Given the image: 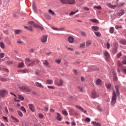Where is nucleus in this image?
<instances>
[{
	"instance_id": "1",
	"label": "nucleus",
	"mask_w": 126,
	"mask_h": 126,
	"mask_svg": "<svg viewBox=\"0 0 126 126\" xmlns=\"http://www.w3.org/2000/svg\"><path fill=\"white\" fill-rule=\"evenodd\" d=\"M116 102H117V95L116 94V92L113 90L112 97L111 101V105L112 106V107H114V106H115Z\"/></svg>"
},
{
	"instance_id": "2",
	"label": "nucleus",
	"mask_w": 126,
	"mask_h": 126,
	"mask_svg": "<svg viewBox=\"0 0 126 126\" xmlns=\"http://www.w3.org/2000/svg\"><path fill=\"white\" fill-rule=\"evenodd\" d=\"M62 3L64 4H74L75 3V1L74 0H60Z\"/></svg>"
},
{
	"instance_id": "3",
	"label": "nucleus",
	"mask_w": 126,
	"mask_h": 126,
	"mask_svg": "<svg viewBox=\"0 0 126 126\" xmlns=\"http://www.w3.org/2000/svg\"><path fill=\"white\" fill-rule=\"evenodd\" d=\"M55 84L57 86H62V85L63 84V81L62 79H60L59 81H58V80H55Z\"/></svg>"
},
{
	"instance_id": "4",
	"label": "nucleus",
	"mask_w": 126,
	"mask_h": 126,
	"mask_svg": "<svg viewBox=\"0 0 126 126\" xmlns=\"http://www.w3.org/2000/svg\"><path fill=\"white\" fill-rule=\"evenodd\" d=\"M98 97H99V94L95 90L93 91L92 92V98L95 99L98 98Z\"/></svg>"
},
{
	"instance_id": "5",
	"label": "nucleus",
	"mask_w": 126,
	"mask_h": 126,
	"mask_svg": "<svg viewBox=\"0 0 126 126\" xmlns=\"http://www.w3.org/2000/svg\"><path fill=\"white\" fill-rule=\"evenodd\" d=\"M6 94H7V92L5 89L0 90V96L4 98Z\"/></svg>"
},
{
	"instance_id": "6",
	"label": "nucleus",
	"mask_w": 126,
	"mask_h": 126,
	"mask_svg": "<svg viewBox=\"0 0 126 126\" xmlns=\"http://www.w3.org/2000/svg\"><path fill=\"white\" fill-rule=\"evenodd\" d=\"M106 5L108 7H110V8H111V9H115V8H117L118 7L117 4L112 5V4H111L110 3H108L106 4Z\"/></svg>"
},
{
	"instance_id": "7",
	"label": "nucleus",
	"mask_w": 126,
	"mask_h": 126,
	"mask_svg": "<svg viewBox=\"0 0 126 126\" xmlns=\"http://www.w3.org/2000/svg\"><path fill=\"white\" fill-rule=\"evenodd\" d=\"M103 55L104 56L105 60L108 62V59H110V54H109V52L108 51H104L103 52Z\"/></svg>"
},
{
	"instance_id": "8",
	"label": "nucleus",
	"mask_w": 126,
	"mask_h": 126,
	"mask_svg": "<svg viewBox=\"0 0 126 126\" xmlns=\"http://www.w3.org/2000/svg\"><path fill=\"white\" fill-rule=\"evenodd\" d=\"M29 24L30 25V26H32V27H34V28L38 27V25L33 21H29Z\"/></svg>"
},
{
	"instance_id": "9",
	"label": "nucleus",
	"mask_w": 126,
	"mask_h": 126,
	"mask_svg": "<svg viewBox=\"0 0 126 126\" xmlns=\"http://www.w3.org/2000/svg\"><path fill=\"white\" fill-rule=\"evenodd\" d=\"M47 39H48V36L43 35L40 39V41L42 43H46Z\"/></svg>"
},
{
	"instance_id": "10",
	"label": "nucleus",
	"mask_w": 126,
	"mask_h": 126,
	"mask_svg": "<svg viewBox=\"0 0 126 126\" xmlns=\"http://www.w3.org/2000/svg\"><path fill=\"white\" fill-rule=\"evenodd\" d=\"M20 88L23 91H26V92H30V89H29L26 86L20 87Z\"/></svg>"
},
{
	"instance_id": "11",
	"label": "nucleus",
	"mask_w": 126,
	"mask_h": 126,
	"mask_svg": "<svg viewBox=\"0 0 126 126\" xmlns=\"http://www.w3.org/2000/svg\"><path fill=\"white\" fill-rule=\"evenodd\" d=\"M29 108L32 112H35V106H34V104H29Z\"/></svg>"
},
{
	"instance_id": "12",
	"label": "nucleus",
	"mask_w": 126,
	"mask_h": 126,
	"mask_svg": "<svg viewBox=\"0 0 126 126\" xmlns=\"http://www.w3.org/2000/svg\"><path fill=\"white\" fill-rule=\"evenodd\" d=\"M125 14V10L123 9L120 10L118 13L117 15L120 17V16H122V15H124Z\"/></svg>"
},
{
	"instance_id": "13",
	"label": "nucleus",
	"mask_w": 126,
	"mask_h": 126,
	"mask_svg": "<svg viewBox=\"0 0 126 126\" xmlns=\"http://www.w3.org/2000/svg\"><path fill=\"white\" fill-rule=\"evenodd\" d=\"M75 107L77 109H79V110H80V111H81L82 112H83V113H84V114H86V110H85L84 109H83V108L78 106V105H76Z\"/></svg>"
},
{
	"instance_id": "14",
	"label": "nucleus",
	"mask_w": 126,
	"mask_h": 126,
	"mask_svg": "<svg viewBox=\"0 0 126 126\" xmlns=\"http://www.w3.org/2000/svg\"><path fill=\"white\" fill-rule=\"evenodd\" d=\"M117 65H118L117 71L118 72H121V69H122V63H120V62H118L117 63Z\"/></svg>"
},
{
	"instance_id": "15",
	"label": "nucleus",
	"mask_w": 126,
	"mask_h": 126,
	"mask_svg": "<svg viewBox=\"0 0 126 126\" xmlns=\"http://www.w3.org/2000/svg\"><path fill=\"white\" fill-rule=\"evenodd\" d=\"M35 86H36L37 87H39V88H44V86H43L42 84L38 82H36L35 83Z\"/></svg>"
},
{
	"instance_id": "16",
	"label": "nucleus",
	"mask_w": 126,
	"mask_h": 126,
	"mask_svg": "<svg viewBox=\"0 0 126 126\" xmlns=\"http://www.w3.org/2000/svg\"><path fill=\"white\" fill-rule=\"evenodd\" d=\"M68 41L69 42V43H73V42H74V38H73V37H72V36H69L68 37Z\"/></svg>"
},
{
	"instance_id": "17",
	"label": "nucleus",
	"mask_w": 126,
	"mask_h": 126,
	"mask_svg": "<svg viewBox=\"0 0 126 126\" xmlns=\"http://www.w3.org/2000/svg\"><path fill=\"white\" fill-rule=\"evenodd\" d=\"M98 69H99V68L96 67V66H92L90 67L91 71H94V70H98Z\"/></svg>"
},
{
	"instance_id": "18",
	"label": "nucleus",
	"mask_w": 126,
	"mask_h": 126,
	"mask_svg": "<svg viewBox=\"0 0 126 126\" xmlns=\"http://www.w3.org/2000/svg\"><path fill=\"white\" fill-rule=\"evenodd\" d=\"M24 28L25 29H27V30H29L30 31H31V32H32V31H33V29H32V26H24Z\"/></svg>"
},
{
	"instance_id": "19",
	"label": "nucleus",
	"mask_w": 126,
	"mask_h": 126,
	"mask_svg": "<svg viewBox=\"0 0 126 126\" xmlns=\"http://www.w3.org/2000/svg\"><path fill=\"white\" fill-rule=\"evenodd\" d=\"M92 124L94 126H101V124L97 123L95 121H92Z\"/></svg>"
},
{
	"instance_id": "20",
	"label": "nucleus",
	"mask_w": 126,
	"mask_h": 126,
	"mask_svg": "<svg viewBox=\"0 0 126 126\" xmlns=\"http://www.w3.org/2000/svg\"><path fill=\"white\" fill-rule=\"evenodd\" d=\"M92 29L94 31H98L99 30V27L96 26H92Z\"/></svg>"
},
{
	"instance_id": "21",
	"label": "nucleus",
	"mask_w": 126,
	"mask_h": 126,
	"mask_svg": "<svg viewBox=\"0 0 126 126\" xmlns=\"http://www.w3.org/2000/svg\"><path fill=\"white\" fill-rule=\"evenodd\" d=\"M78 12V10H77L76 11H73V12H71L69 14V16H72L74 15L76 13Z\"/></svg>"
},
{
	"instance_id": "22",
	"label": "nucleus",
	"mask_w": 126,
	"mask_h": 126,
	"mask_svg": "<svg viewBox=\"0 0 126 126\" xmlns=\"http://www.w3.org/2000/svg\"><path fill=\"white\" fill-rule=\"evenodd\" d=\"M57 117H56L57 120L58 121H62V118H61V114L59 113H57Z\"/></svg>"
},
{
	"instance_id": "23",
	"label": "nucleus",
	"mask_w": 126,
	"mask_h": 126,
	"mask_svg": "<svg viewBox=\"0 0 126 126\" xmlns=\"http://www.w3.org/2000/svg\"><path fill=\"white\" fill-rule=\"evenodd\" d=\"M93 8H94V9H96L100 10V9H102V7H101V6H100V5H98V6L94 5V6Z\"/></svg>"
},
{
	"instance_id": "24",
	"label": "nucleus",
	"mask_w": 126,
	"mask_h": 126,
	"mask_svg": "<svg viewBox=\"0 0 126 126\" xmlns=\"http://www.w3.org/2000/svg\"><path fill=\"white\" fill-rule=\"evenodd\" d=\"M43 64L45 65L46 66H49V62H48V61L47 60H45L43 62Z\"/></svg>"
},
{
	"instance_id": "25",
	"label": "nucleus",
	"mask_w": 126,
	"mask_h": 126,
	"mask_svg": "<svg viewBox=\"0 0 126 126\" xmlns=\"http://www.w3.org/2000/svg\"><path fill=\"white\" fill-rule=\"evenodd\" d=\"M94 33L95 34V36H97V37H101V33L99 32H94Z\"/></svg>"
},
{
	"instance_id": "26",
	"label": "nucleus",
	"mask_w": 126,
	"mask_h": 126,
	"mask_svg": "<svg viewBox=\"0 0 126 126\" xmlns=\"http://www.w3.org/2000/svg\"><path fill=\"white\" fill-rule=\"evenodd\" d=\"M115 89L117 95H120V92H119V86H116Z\"/></svg>"
},
{
	"instance_id": "27",
	"label": "nucleus",
	"mask_w": 126,
	"mask_h": 126,
	"mask_svg": "<svg viewBox=\"0 0 126 126\" xmlns=\"http://www.w3.org/2000/svg\"><path fill=\"white\" fill-rule=\"evenodd\" d=\"M91 45V41L90 40H87L86 42V47H89Z\"/></svg>"
},
{
	"instance_id": "28",
	"label": "nucleus",
	"mask_w": 126,
	"mask_h": 126,
	"mask_svg": "<svg viewBox=\"0 0 126 126\" xmlns=\"http://www.w3.org/2000/svg\"><path fill=\"white\" fill-rule=\"evenodd\" d=\"M125 4V2H120L119 3H117V6L118 7H121V6H124Z\"/></svg>"
},
{
	"instance_id": "29",
	"label": "nucleus",
	"mask_w": 126,
	"mask_h": 126,
	"mask_svg": "<svg viewBox=\"0 0 126 126\" xmlns=\"http://www.w3.org/2000/svg\"><path fill=\"white\" fill-rule=\"evenodd\" d=\"M120 43L122 45H126V39H122L120 41Z\"/></svg>"
},
{
	"instance_id": "30",
	"label": "nucleus",
	"mask_w": 126,
	"mask_h": 126,
	"mask_svg": "<svg viewBox=\"0 0 126 126\" xmlns=\"http://www.w3.org/2000/svg\"><path fill=\"white\" fill-rule=\"evenodd\" d=\"M79 47L81 49H83L85 47V43L83 42L81 43L79 45Z\"/></svg>"
},
{
	"instance_id": "31",
	"label": "nucleus",
	"mask_w": 126,
	"mask_h": 126,
	"mask_svg": "<svg viewBox=\"0 0 126 126\" xmlns=\"http://www.w3.org/2000/svg\"><path fill=\"white\" fill-rule=\"evenodd\" d=\"M11 119H12V120H13V121H14V122H15L16 123H18V122H19V120L18 119H17V118H15V117H13V116H11Z\"/></svg>"
},
{
	"instance_id": "32",
	"label": "nucleus",
	"mask_w": 126,
	"mask_h": 126,
	"mask_svg": "<svg viewBox=\"0 0 126 126\" xmlns=\"http://www.w3.org/2000/svg\"><path fill=\"white\" fill-rule=\"evenodd\" d=\"M48 12L51 15H55V12L53 11V10H52L51 9L48 10Z\"/></svg>"
},
{
	"instance_id": "33",
	"label": "nucleus",
	"mask_w": 126,
	"mask_h": 126,
	"mask_svg": "<svg viewBox=\"0 0 126 126\" xmlns=\"http://www.w3.org/2000/svg\"><path fill=\"white\" fill-rule=\"evenodd\" d=\"M101 79H97L96 81V84H97V85H100V84H101Z\"/></svg>"
},
{
	"instance_id": "34",
	"label": "nucleus",
	"mask_w": 126,
	"mask_h": 126,
	"mask_svg": "<svg viewBox=\"0 0 126 126\" xmlns=\"http://www.w3.org/2000/svg\"><path fill=\"white\" fill-rule=\"evenodd\" d=\"M21 30H16L14 32L15 34L18 35V34H19V33H20V32H21Z\"/></svg>"
},
{
	"instance_id": "35",
	"label": "nucleus",
	"mask_w": 126,
	"mask_h": 126,
	"mask_svg": "<svg viewBox=\"0 0 126 126\" xmlns=\"http://www.w3.org/2000/svg\"><path fill=\"white\" fill-rule=\"evenodd\" d=\"M62 114L64 116H67L68 115V113H67V112L65 110H63L62 111Z\"/></svg>"
},
{
	"instance_id": "36",
	"label": "nucleus",
	"mask_w": 126,
	"mask_h": 126,
	"mask_svg": "<svg viewBox=\"0 0 126 126\" xmlns=\"http://www.w3.org/2000/svg\"><path fill=\"white\" fill-rule=\"evenodd\" d=\"M90 20L93 23H97V22H98V20H97L96 19H91Z\"/></svg>"
},
{
	"instance_id": "37",
	"label": "nucleus",
	"mask_w": 126,
	"mask_h": 126,
	"mask_svg": "<svg viewBox=\"0 0 126 126\" xmlns=\"http://www.w3.org/2000/svg\"><path fill=\"white\" fill-rule=\"evenodd\" d=\"M122 71L123 73H126V66L122 68Z\"/></svg>"
},
{
	"instance_id": "38",
	"label": "nucleus",
	"mask_w": 126,
	"mask_h": 126,
	"mask_svg": "<svg viewBox=\"0 0 126 126\" xmlns=\"http://www.w3.org/2000/svg\"><path fill=\"white\" fill-rule=\"evenodd\" d=\"M73 72L74 73L75 75H77V74H78V70H76V69H74L73 70Z\"/></svg>"
},
{
	"instance_id": "39",
	"label": "nucleus",
	"mask_w": 126,
	"mask_h": 126,
	"mask_svg": "<svg viewBox=\"0 0 126 126\" xmlns=\"http://www.w3.org/2000/svg\"><path fill=\"white\" fill-rule=\"evenodd\" d=\"M114 27H111L109 30L110 33H111V34H113V33H114Z\"/></svg>"
},
{
	"instance_id": "40",
	"label": "nucleus",
	"mask_w": 126,
	"mask_h": 126,
	"mask_svg": "<svg viewBox=\"0 0 126 126\" xmlns=\"http://www.w3.org/2000/svg\"><path fill=\"white\" fill-rule=\"evenodd\" d=\"M32 9L34 13H37V9H36V6H35V5H32Z\"/></svg>"
},
{
	"instance_id": "41",
	"label": "nucleus",
	"mask_w": 126,
	"mask_h": 126,
	"mask_svg": "<svg viewBox=\"0 0 126 126\" xmlns=\"http://www.w3.org/2000/svg\"><path fill=\"white\" fill-rule=\"evenodd\" d=\"M46 83H47V84H53V80H47L46 81Z\"/></svg>"
},
{
	"instance_id": "42",
	"label": "nucleus",
	"mask_w": 126,
	"mask_h": 126,
	"mask_svg": "<svg viewBox=\"0 0 126 126\" xmlns=\"http://www.w3.org/2000/svg\"><path fill=\"white\" fill-rule=\"evenodd\" d=\"M18 98L20 100H22V101H23V100H24V97H23V96H22V95L19 94Z\"/></svg>"
},
{
	"instance_id": "43",
	"label": "nucleus",
	"mask_w": 126,
	"mask_h": 126,
	"mask_svg": "<svg viewBox=\"0 0 126 126\" xmlns=\"http://www.w3.org/2000/svg\"><path fill=\"white\" fill-rule=\"evenodd\" d=\"M18 114L19 116V117H23V114L20 110L18 111Z\"/></svg>"
},
{
	"instance_id": "44",
	"label": "nucleus",
	"mask_w": 126,
	"mask_h": 126,
	"mask_svg": "<svg viewBox=\"0 0 126 126\" xmlns=\"http://www.w3.org/2000/svg\"><path fill=\"white\" fill-rule=\"evenodd\" d=\"M97 110H98V111H99V112H102V111H103V109H102V108H101V106L100 105H98L97 106Z\"/></svg>"
},
{
	"instance_id": "45",
	"label": "nucleus",
	"mask_w": 126,
	"mask_h": 126,
	"mask_svg": "<svg viewBox=\"0 0 126 126\" xmlns=\"http://www.w3.org/2000/svg\"><path fill=\"white\" fill-rule=\"evenodd\" d=\"M38 118L39 119H43V118H44V115H43L42 113H39Z\"/></svg>"
},
{
	"instance_id": "46",
	"label": "nucleus",
	"mask_w": 126,
	"mask_h": 126,
	"mask_svg": "<svg viewBox=\"0 0 126 126\" xmlns=\"http://www.w3.org/2000/svg\"><path fill=\"white\" fill-rule=\"evenodd\" d=\"M24 63H23V62H21L19 63L18 66V67L20 68V67H22V66H24Z\"/></svg>"
},
{
	"instance_id": "47",
	"label": "nucleus",
	"mask_w": 126,
	"mask_h": 126,
	"mask_svg": "<svg viewBox=\"0 0 126 126\" xmlns=\"http://www.w3.org/2000/svg\"><path fill=\"white\" fill-rule=\"evenodd\" d=\"M20 110H21V111H23V112H24V113H26V109L25 107H24V106L21 107Z\"/></svg>"
},
{
	"instance_id": "48",
	"label": "nucleus",
	"mask_w": 126,
	"mask_h": 126,
	"mask_svg": "<svg viewBox=\"0 0 126 126\" xmlns=\"http://www.w3.org/2000/svg\"><path fill=\"white\" fill-rule=\"evenodd\" d=\"M35 65V62L33 61L32 63H29L28 64V66H34V65Z\"/></svg>"
},
{
	"instance_id": "49",
	"label": "nucleus",
	"mask_w": 126,
	"mask_h": 126,
	"mask_svg": "<svg viewBox=\"0 0 126 126\" xmlns=\"http://www.w3.org/2000/svg\"><path fill=\"white\" fill-rule=\"evenodd\" d=\"M0 70H4V71H6L7 72H8V69L3 68L0 66Z\"/></svg>"
},
{
	"instance_id": "50",
	"label": "nucleus",
	"mask_w": 126,
	"mask_h": 126,
	"mask_svg": "<svg viewBox=\"0 0 126 126\" xmlns=\"http://www.w3.org/2000/svg\"><path fill=\"white\" fill-rule=\"evenodd\" d=\"M45 17L46 18V19H51V16H50L49 14H45Z\"/></svg>"
},
{
	"instance_id": "51",
	"label": "nucleus",
	"mask_w": 126,
	"mask_h": 126,
	"mask_svg": "<svg viewBox=\"0 0 126 126\" xmlns=\"http://www.w3.org/2000/svg\"><path fill=\"white\" fill-rule=\"evenodd\" d=\"M0 47H1L2 49H4V44H3V42H0Z\"/></svg>"
},
{
	"instance_id": "52",
	"label": "nucleus",
	"mask_w": 126,
	"mask_h": 126,
	"mask_svg": "<svg viewBox=\"0 0 126 126\" xmlns=\"http://www.w3.org/2000/svg\"><path fill=\"white\" fill-rule=\"evenodd\" d=\"M36 28H37L38 29H40L41 31H43V30H44V28L43 27H41L39 26L38 25V27H36Z\"/></svg>"
},
{
	"instance_id": "53",
	"label": "nucleus",
	"mask_w": 126,
	"mask_h": 126,
	"mask_svg": "<svg viewBox=\"0 0 126 126\" xmlns=\"http://www.w3.org/2000/svg\"><path fill=\"white\" fill-rule=\"evenodd\" d=\"M118 79V77L116 75V74H114V75L113 76V80L114 81H116Z\"/></svg>"
},
{
	"instance_id": "54",
	"label": "nucleus",
	"mask_w": 126,
	"mask_h": 126,
	"mask_svg": "<svg viewBox=\"0 0 126 126\" xmlns=\"http://www.w3.org/2000/svg\"><path fill=\"white\" fill-rule=\"evenodd\" d=\"M106 87L108 89L111 88V84H106Z\"/></svg>"
},
{
	"instance_id": "55",
	"label": "nucleus",
	"mask_w": 126,
	"mask_h": 126,
	"mask_svg": "<svg viewBox=\"0 0 126 126\" xmlns=\"http://www.w3.org/2000/svg\"><path fill=\"white\" fill-rule=\"evenodd\" d=\"M81 35H82V36H83V37H85L86 36V32H81Z\"/></svg>"
},
{
	"instance_id": "56",
	"label": "nucleus",
	"mask_w": 126,
	"mask_h": 126,
	"mask_svg": "<svg viewBox=\"0 0 126 126\" xmlns=\"http://www.w3.org/2000/svg\"><path fill=\"white\" fill-rule=\"evenodd\" d=\"M85 121L86 122H91V119H90V118H88V117H87V118H86Z\"/></svg>"
},
{
	"instance_id": "57",
	"label": "nucleus",
	"mask_w": 126,
	"mask_h": 126,
	"mask_svg": "<svg viewBox=\"0 0 126 126\" xmlns=\"http://www.w3.org/2000/svg\"><path fill=\"white\" fill-rule=\"evenodd\" d=\"M3 119L4 120V121H5V122H8V120H7V118L5 116H3L2 117Z\"/></svg>"
},
{
	"instance_id": "58",
	"label": "nucleus",
	"mask_w": 126,
	"mask_h": 126,
	"mask_svg": "<svg viewBox=\"0 0 126 126\" xmlns=\"http://www.w3.org/2000/svg\"><path fill=\"white\" fill-rule=\"evenodd\" d=\"M3 57H4V53H0V58L1 59H2V58H3Z\"/></svg>"
},
{
	"instance_id": "59",
	"label": "nucleus",
	"mask_w": 126,
	"mask_h": 126,
	"mask_svg": "<svg viewBox=\"0 0 126 126\" xmlns=\"http://www.w3.org/2000/svg\"><path fill=\"white\" fill-rule=\"evenodd\" d=\"M51 29L54 30L55 31H59V29L55 27H51Z\"/></svg>"
},
{
	"instance_id": "60",
	"label": "nucleus",
	"mask_w": 126,
	"mask_h": 126,
	"mask_svg": "<svg viewBox=\"0 0 126 126\" xmlns=\"http://www.w3.org/2000/svg\"><path fill=\"white\" fill-rule=\"evenodd\" d=\"M61 59H57L56 61V62L57 63H58V64L61 63Z\"/></svg>"
},
{
	"instance_id": "61",
	"label": "nucleus",
	"mask_w": 126,
	"mask_h": 126,
	"mask_svg": "<svg viewBox=\"0 0 126 126\" xmlns=\"http://www.w3.org/2000/svg\"><path fill=\"white\" fill-rule=\"evenodd\" d=\"M106 46H107V49H110V48H111V45H110V43L108 42L106 43Z\"/></svg>"
},
{
	"instance_id": "62",
	"label": "nucleus",
	"mask_w": 126,
	"mask_h": 126,
	"mask_svg": "<svg viewBox=\"0 0 126 126\" xmlns=\"http://www.w3.org/2000/svg\"><path fill=\"white\" fill-rule=\"evenodd\" d=\"M78 88L79 90V91H80V92H83V89H82V88L79 86V87H78Z\"/></svg>"
},
{
	"instance_id": "63",
	"label": "nucleus",
	"mask_w": 126,
	"mask_h": 126,
	"mask_svg": "<svg viewBox=\"0 0 126 126\" xmlns=\"http://www.w3.org/2000/svg\"><path fill=\"white\" fill-rule=\"evenodd\" d=\"M4 110H5V113H7V115H8V110H7V107H5Z\"/></svg>"
},
{
	"instance_id": "64",
	"label": "nucleus",
	"mask_w": 126,
	"mask_h": 126,
	"mask_svg": "<svg viewBox=\"0 0 126 126\" xmlns=\"http://www.w3.org/2000/svg\"><path fill=\"white\" fill-rule=\"evenodd\" d=\"M122 52H119L118 53V54L117 55V57L119 58H121V56H122Z\"/></svg>"
}]
</instances>
